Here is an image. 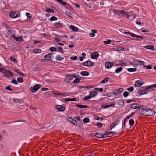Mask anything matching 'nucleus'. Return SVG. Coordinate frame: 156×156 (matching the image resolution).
Returning a JSON list of instances; mask_svg holds the SVG:
<instances>
[{
    "instance_id": "59",
    "label": "nucleus",
    "mask_w": 156,
    "mask_h": 156,
    "mask_svg": "<svg viewBox=\"0 0 156 156\" xmlns=\"http://www.w3.org/2000/svg\"><path fill=\"white\" fill-rule=\"evenodd\" d=\"M12 83L15 84H18L17 81L16 80H14V79L12 80Z\"/></svg>"
},
{
    "instance_id": "15",
    "label": "nucleus",
    "mask_w": 156,
    "mask_h": 156,
    "mask_svg": "<svg viewBox=\"0 0 156 156\" xmlns=\"http://www.w3.org/2000/svg\"><path fill=\"white\" fill-rule=\"evenodd\" d=\"M98 94V92L95 91H92L90 92V94L92 97L95 96Z\"/></svg>"
},
{
    "instance_id": "40",
    "label": "nucleus",
    "mask_w": 156,
    "mask_h": 156,
    "mask_svg": "<svg viewBox=\"0 0 156 156\" xmlns=\"http://www.w3.org/2000/svg\"><path fill=\"white\" fill-rule=\"evenodd\" d=\"M56 59L57 60L61 61L63 59V58L60 57V56H57L56 57Z\"/></svg>"
},
{
    "instance_id": "63",
    "label": "nucleus",
    "mask_w": 156,
    "mask_h": 156,
    "mask_svg": "<svg viewBox=\"0 0 156 156\" xmlns=\"http://www.w3.org/2000/svg\"><path fill=\"white\" fill-rule=\"evenodd\" d=\"M144 62L143 61H139V65H144Z\"/></svg>"
},
{
    "instance_id": "29",
    "label": "nucleus",
    "mask_w": 156,
    "mask_h": 156,
    "mask_svg": "<svg viewBox=\"0 0 156 156\" xmlns=\"http://www.w3.org/2000/svg\"><path fill=\"white\" fill-rule=\"evenodd\" d=\"M92 96L90 95V94L88 96H85L84 98V100H86L91 98Z\"/></svg>"
},
{
    "instance_id": "3",
    "label": "nucleus",
    "mask_w": 156,
    "mask_h": 156,
    "mask_svg": "<svg viewBox=\"0 0 156 156\" xmlns=\"http://www.w3.org/2000/svg\"><path fill=\"white\" fill-rule=\"evenodd\" d=\"M4 73H5V76L8 78L12 77L13 76L12 74L9 70H6L5 69V71Z\"/></svg>"
},
{
    "instance_id": "41",
    "label": "nucleus",
    "mask_w": 156,
    "mask_h": 156,
    "mask_svg": "<svg viewBox=\"0 0 156 156\" xmlns=\"http://www.w3.org/2000/svg\"><path fill=\"white\" fill-rule=\"evenodd\" d=\"M129 122L131 126H133L134 124V121L133 120L131 119L130 120Z\"/></svg>"
},
{
    "instance_id": "14",
    "label": "nucleus",
    "mask_w": 156,
    "mask_h": 156,
    "mask_svg": "<svg viewBox=\"0 0 156 156\" xmlns=\"http://www.w3.org/2000/svg\"><path fill=\"white\" fill-rule=\"evenodd\" d=\"M9 15L12 18H16L18 16V15L14 12H10L9 13Z\"/></svg>"
},
{
    "instance_id": "56",
    "label": "nucleus",
    "mask_w": 156,
    "mask_h": 156,
    "mask_svg": "<svg viewBox=\"0 0 156 156\" xmlns=\"http://www.w3.org/2000/svg\"><path fill=\"white\" fill-rule=\"evenodd\" d=\"M5 71V69L3 68H0V72H2L3 73Z\"/></svg>"
},
{
    "instance_id": "8",
    "label": "nucleus",
    "mask_w": 156,
    "mask_h": 156,
    "mask_svg": "<svg viewBox=\"0 0 156 156\" xmlns=\"http://www.w3.org/2000/svg\"><path fill=\"white\" fill-rule=\"evenodd\" d=\"M114 65V64L110 62H107L105 63V66L107 69L111 68Z\"/></svg>"
},
{
    "instance_id": "12",
    "label": "nucleus",
    "mask_w": 156,
    "mask_h": 156,
    "mask_svg": "<svg viewBox=\"0 0 156 156\" xmlns=\"http://www.w3.org/2000/svg\"><path fill=\"white\" fill-rule=\"evenodd\" d=\"M56 108L60 111H63L65 110V107L61 105H57L56 106Z\"/></svg>"
},
{
    "instance_id": "21",
    "label": "nucleus",
    "mask_w": 156,
    "mask_h": 156,
    "mask_svg": "<svg viewBox=\"0 0 156 156\" xmlns=\"http://www.w3.org/2000/svg\"><path fill=\"white\" fill-rule=\"evenodd\" d=\"M115 104L112 103L111 105H106L104 106H103V108H108L109 107H115Z\"/></svg>"
},
{
    "instance_id": "26",
    "label": "nucleus",
    "mask_w": 156,
    "mask_h": 156,
    "mask_svg": "<svg viewBox=\"0 0 156 156\" xmlns=\"http://www.w3.org/2000/svg\"><path fill=\"white\" fill-rule=\"evenodd\" d=\"M153 45H147L145 46V48L147 49H151L154 48Z\"/></svg>"
},
{
    "instance_id": "52",
    "label": "nucleus",
    "mask_w": 156,
    "mask_h": 156,
    "mask_svg": "<svg viewBox=\"0 0 156 156\" xmlns=\"http://www.w3.org/2000/svg\"><path fill=\"white\" fill-rule=\"evenodd\" d=\"M11 34V32L10 30H9L7 32V34H6V36L7 37H8L9 36H10V34Z\"/></svg>"
},
{
    "instance_id": "5",
    "label": "nucleus",
    "mask_w": 156,
    "mask_h": 156,
    "mask_svg": "<svg viewBox=\"0 0 156 156\" xmlns=\"http://www.w3.org/2000/svg\"><path fill=\"white\" fill-rule=\"evenodd\" d=\"M51 94H53L54 97L57 96V95L66 96L67 94L64 93H57L54 91L51 92Z\"/></svg>"
},
{
    "instance_id": "37",
    "label": "nucleus",
    "mask_w": 156,
    "mask_h": 156,
    "mask_svg": "<svg viewBox=\"0 0 156 156\" xmlns=\"http://www.w3.org/2000/svg\"><path fill=\"white\" fill-rule=\"evenodd\" d=\"M122 69H123L122 67H119L116 69L115 70V72L117 73L120 72Z\"/></svg>"
},
{
    "instance_id": "2",
    "label": "nucleus",
    "mask_w": 156,
    "mask_h": 156,
    "mask_svg": "<svg viewBox=\"0 0 156 156\" xmlns=\"http://www.w3.org/2000/svg\"><path fill=\"white\" fill-rule=\"evenodd\" d=\"M83 65L85 66H92L94 65V63L90 61H87L84 62Z\"/></svg>"
},
{
    "instance_id": "47",
    "label": "nucleus",
    "mask_w": 156,
    "mask_h": 156,
    "mask_svg": "<svg viewBox=\"0 0 156 156\" xmlns=\"http://www.w3.org/2000/svg\"><path fill=\"white\" fill-rule=\"evenodd\" d=\"M111 42V40H108L107 41H104V42L105 44H110Z\"/></svg>"
},
{
    "instance_id": "25",
    "label": "nucleus",
    "mask_w": 156,
    "mask_h": 156,
    "mask_svg": "<svg viewBox=\"0 0 156 156\" xmlns=\"http://www.w3.org/2000/svg\"><path fill=\"white\" fill-rule=\"evenodd\" d=\"M138 94L139 95H141L143 94H146V92L144 90H139L138 92Z\"/></svg>"
},
{
    "instance_id": "33",
    "label": "nucleus",
    "mask_w": 156,
    "mask_h": 156,
    "mask_svg": "<svg viewBox=\"0 0 156 156\" xmlns=\"http://www.w3.org/2000/svg\"><path fill=\"white\" fill-rule=\"evenodd\" d=\"M41 50L40 49H35L33 50V52L35 53H40Z\"/></svg>"
},
{
    "instance_id": "4",
    "label": "nucleus",
    "mask_w": 156,
    "mask_h": 156,
    "mask_svg": "<svg viewBox=\"0 0 156 156\" xmlns=\"http://www.w3.org/2000/svg\"><path fill=\"white\" fill-rule=\"evenodd\" d=\"M148 110V108H143L140 110V112L141 114L146 116Z\"/></svg>"
},
{
    "instance_id": "46",
    "label": "nucleus",
    "mask_w": 156,
    "mask_h": 156,
    "mask_svg": "<svg viewBox=\"0 0 156 156\" xmlns=\"http://www.w3.org/2000/svg\"><path fill=\"white\" fill-rule=\"evenodd\" d=\"M80 80V79L79 78H76L73 81V83H77L79 82Z\"/></svg>"
},
{
    "instance_id": "43",
    "label": "nucleus",
    "mask_w": 156,
    "mask_h": 156,
    "mask_svg": "<svg viewBox=\"0 0 156 156\" xmlns=\"http://www.w3.org/2000/svg\"><path fill=\"white\" fill-rule=\"evenodd\" d=\"M95 90L99 91L100 92H102L103 91V89L102 88H95Z\"/></svg>"
},
{
    "instance_id": "57",
    "label": "nucleus",
    "mask_w": 156,
    "mask_h": 156,
    "mask_svg": "<svg viewBox=\"0 0 156 156\" xmlns=\"http://www.w3.org/2000/svg\"><path fill=\"white\" fill-rule=\"evenodd\" d=\"M10 60L11 61H13L14 62H15V61H16V59L14 57L12 56H11L10 57Z\"/></svg>"
},
{
    "instance_id": "64",
    "label": "nucleus",
    "mask_w": 156,
    "mask_h": 156,
    "mask_svg": "<svg viewBox=\"0 0 156 156\" xmlns=\"http://www.w3.org/2000/svg\"><path fill=\"white\" fill-rule=\"evenodd\" d=\"M48 89L47 88H43L41 89L42 91H45L48 90Z\"/></svg>"
},
{
    "instance_id": "42",
    "label": "nucleus",
    "mask_w": 156,
    "mask_h": 156,
    "mask_svg": "<svg viewBox=\"0 0 156 156\" xmlns=\"http://www.w3.org/2000/svg\"><path fill=\"white\" fill-rule=\"evenodd\" d=\"M17 80L19 83H22L23 81V79L21 77H19L17 78Z\"/></svg>"
},
{
    "instance_id": "58",
    "label": "nucleus",
    "mask_w": 156,
    "mask_h": 156,
    "mask_svg": "<svg viewBox=\"0 0 156 156\" xmlns=\"http://www.w3.org/2000/svg\"><path fill=\"white\" fill-rule=\"evenodd\" d=\"M13 101L15 103H18L19 102L20 103H21V102L18 99H14Z\"/></svg>"
},
{
    "instance_id": "34",
    "label": "nucleus",
    "mask_w": 156,
    "mask_h": 156,
    "mask_svg": "<svg viewBox=\"0 0 156 156\" xmlns=\"http://www.w3.org/2000/svg\"><path fill=\"white\" fill-rule=\"evenodd\" d=\"M57 20V18L55 16H52L50 19V20L52 21L54 20Z\"/></svg>"
},
{
    "instance_id": "60",
    "label": "nucleus",
    "mask_w": 156,
    "mask_h": 156,
    "mask_svg": "<svg viewBox=\"0 0 156 156\" xmlns=\"http://www.w3.org/2000/svg\"><path fill=\"white\" fill-rule=\"evenodd\" d=\"M117 125V122H115L114 123H113L111 125V126H113V127L114 128L115 126H116Z\"/></svg>"
},
{
    "instance_id": "23",
    "label": "nucleus",
    "mask_w": 156,
    "mask_h": 156,
    "mask_svg": "<svg viewBox=\"0 0 156 156\" xmlns=\"http://www.w3.org/2000/svg\"><path fill=\"white\" fill-rule=\"evenodd\" d=\"M81 74L83 76H88L89 75V73L86 71H83L81 73Z\"/></svg>"
},
{
    "instance_id": "28",
    "label": "nucleus",
    "mask_w": 156,
    "mask_h": 156,
    "mask_svg": "<svg viewBox=\"0 0 156 156\" xmlns=\"http://www.w3.org/2000/svg\"><path fill=\"white\" fill-rule=\"evenodd\" d=\"M45 10L48 12L53 13L54 12V11L53 9H51L49 8H46Z\"/></svg>"
},
{
    "instance_id": "39",
    "label": "nucleus",
    "mask_w": 156,
    "mask_h": 156,
    "mask_svg": "<svg viewBox=\"0 0 156 156\" xmlns=\"http://www.w3.org/2000/svg\"><path fill=\"white\" fill-rule=\"evenodd\" d=\"M118 94H120L123 91V89L122 88H119L117 90Z\"/></svg>"
},
{
    "instance_id": "32",
    "label": "nucleus",
    "mask_w": 156,
    "mask_h": 156,
    "mask_svg": "<svg viewBox=\"0 0 156 156\" xmlns=\"http://www.w3.org/2000/svg\"><path fill=\"white\" fill-rule=\"evenodd\" d=\"M124 50V48L123 47H118L117 48V51H123Z\"/></svg>"
},
{
    "instance_id": "19",
    "label": "nucleus",
    "mask_w": 156,
    "mask_h": 156,
    "mask_svg": "<svg viewBox=\"0 0 156 156\" xmlns=\"http://www.w3.org/2000/svg\"><path fill=\"white\" fill-rule=\"evenodd\" d=\"M95 136L96 137L99 138H103V135L102 133H97L95 135Z\"/></svg>"
},
{
    "instance_id": "55",
    "label": "nucleus",
    "mask_w": 156,
    "mask_h": 156,
    "mask_svg": "<svg viewBox=\"0 0 156 156\" xmlns=\"http://www.w3.org/2000/svg\"><path fill=\"white\" fill-rule=\"evenodd\" d=\"M10 86H6L5 87V89L7 90H9V91H12V89L10 88Z\"/></svg>"
},
{
    "instance_id": "9",
    "label": "nucleus",
    "mask_w": 156,
    "mask_h": 156,
    "mask_svg": "<svg viewBox=\"0 0 156 156\" xmlns=\"http://www.w3.org/2000/svg\"><path fill=\"white\" fill-rule=\"evenodd\" d=\"M144 83V81L141 80H137L136 81L134 85L135 87H139Z\"/></svg>"
},
{
    "instance_id": "6",
    "label": "nucleus",
    "mask_w": 156,
    "mask_h": 156,
    "mask_svg": "<svg viewBox=\"0 0 156 156\" xmlns=\"http://www.w3.org/2000/svg\"><path fill=\"white\" fill-rule=\"evenodd\" d=\"M39 88V85H34L33 87L31 88L30 90L32 93H34L35 91H37Z\"/></svg>"
},
{
    "instance_id": "16",
    "label": "nucleus",
    "mask_w": 156,
    "mask_h": 156,
    "mask_svg": "<svg viewBox=\"0 0 156 156\" xmlns=\"http://www.w3.org/2000/svg\"><path fill=\"white\" fill-rule=\"evenodd\" d=\"M51 53H49V54H47L45 55L44 56V59H45L49 60H51Z\"/></svg>"
},
{
    "instance_id": "20",
    "label": "nucleus",
    "mask_w": 156,
    "mask_h": 156,
    "mask_svg": "<svg viewBox=\"0 0 156 156\" xmlns=\"http://www.w3.org/2000/svg\"><path fill=\"white\" fill-rule=\"evenodd\" d=\"M124 16L125 17H127L128 19L130 17V16L128 14L127 12L124 11H123L122 12V16Z\"/></svg>"
},
{
    "instance_id": "18",
    "label": "nucleus",
    "mask_w": 156,
    "mask_h": 156,
    "mask_svg": "<svg viewBox=\"0 0 156 156\" xmlns=\"http://www.w3.org/2000/svg\"><path fill=\"white\" fill-rule=\"evenodd\" d=\"M123 10H115L114 11V12L115 14H117L119 15H122Z\"/></svg>"
},
{
    "instance_id": "53",
    "label": "nucleus",
    "mask_w": 156,
    "mask_h": 156,
    "mask_svg": "<svg viewBox=\"0 0 156 156\" xmlns=\"http://www.w3.org/2000/svg\"><path fill=\"white\" fill-rule=\"evenodd\" d=\"M65 13L68 17H71L70 14L68 11H66L65 12Z\"/></svg>"
},
{
    "instance_id": "36",
    "label": "nucleus",
    "mask_w": 156,
    "mask_h": 156,
    "mask_svg": "<svg viewBox=\"0 0 156 156\" xmlns=\"http://www.w3.org/2000/svg\"><path fill=\"white\" fill-rule=\"evenodd\" d=\"M14 38L16 40L19 42L21 41L22 39L21 37H14Z\"/></svg>"
},
{
    "instance_id": "31",
    "label": "nucleus",
    "mask_w": 156,
    "mask_h": 156,
    "mask_svg": "<svg viewBox=\"0 0 156 156\" xmlns=\"http://www.w3.org/2000/svg\"><path fill=\"white\" fill-rule=\"evenodd\" d=\"M128 70L129 72H133L136 71V69L135 68H130L128 69Z\"/></svg>"
},
{
    "instance_id": "54",
    "label": "nucleus",
    "mask_w": 156,
    "mask_h": 156,
    "mask_svg": "<svg viewBox=\"0 0 156 156\" xmlns=\"http://www.w3.org/2000/svg\"><path fill=\"white\" fill-rule=\"evenodd\" d=\"M103 135V138H106L108 136H108V134L107 133H102Z\"/></svg>"
},
{
    "instance_id": "61",
    "label": "nucleus",
    "mask_w": 156,
    "mask_h": 156,
    "mask_svg": "<svg viewBox=\"0 0 156 156\" xmlns=\"http://www.w3.org/2000/svg\"><path fill=\"white\" fill-rule=\"evenodd\" d=\"M114 133V132L112 131H110L108 132L107 134H108V136H111L112 135H110L111 134Z\"/></svg>"
},
{
    "instance_id": "24",
    "label": "nucleus",
    "mask_w": 156,
    "mask_h": 156,
    "mask_svg": "<svg viewBox=\"0 0 156 156\" xmlns=\"http://www.w3.org/2000/svg\"><path fill=\"white\" fill-rule=\"evenodd\" d=\"M76 106L79 107L80 108H89V107L87 105L84 106V105H78V104H77L76 105Z\"/></svg>"
},
{
    "instance_id": "45",
    "label": "nucleus",
    "mask_w": 156,
    "mask_h": 156,
    "mask_svg": "<svg viewBox=\"0 0 156 156\" xmlns=\"http://www.w3.org/2000/svg\"><path fill=\"white\" fill-rule=\"evenodd\" d=\"M50 51L52 52L56 51V49L54 47H51L50 48Z\"/></svg>"
},
{
    "instance_id": "50",
    "label": "nucleus",
    "mask_w": 156,
    "mask_h": 156,
    "mask_svg": "<svg viewBox=\"0 0 156 156\" xmlns=\"http://www.w3.org/2000/svg\"><path fill=\"white\" fill-rule=\"evenodd\" d=\"M133 63L135 64L136 65H139V61L138 60H134L133 61Z\"/></svg>"
},
{
    "instance_id": "30",
    "label": "nucleus",
    "mask_w": 156,
    "mask_h": 156,
    "mask_svg": "<svg viewBox=\"0 0 156 156\" xmlns=\"http://www.w3.org/2000/svg\"><path fill=\"white\" fill-rule=\"evenodd\" d=\"M72 78V76L71 75H66V80H70Z\"/></svg>"
},
{
    "instance_id": "7",
    "label": "nucleus",
    "mask_w": 156,
    "mask_h": 156,
    "mask_svg": "<svg viewBox=\"0 0 156 156\" xmlns=\"http://www.w3.org/2000/svg\"><path fill=\"white\" fill-rule=\"evenodd\" d=\"M125 33L126 34H129L132 37H137V38H141L142 39H143V36H139V35H135V34H133L132 33H130V32H125Z\"/></svg>"
},
{
    "instance_id": "10",
    "label": "nucleus",
    "mask_w": 156,
    "mask_h": 156,
    "mask_svg": "<svg viewBox=\"0 0 156 156\" xmlns=\"http://www.w3.org/2000/svg\"><path fill=\"white\" fill-rule=\"evenodd\" d=\"M153 87H156V84H153L150 86H148L144 89L146 93H147L149 91L148 90L151 89Z\"/></svg>"
},
{
    "instance_id": "17",
    "label": "nucleus",
    "mask_w": 156,
    "mask_h": 156,
    "mask_svg": "<svg viewBox=\"0 0 156 156\" xmlns=\"http://www.w3.org/2000/svg\"><path fill=\"white\" fill-rule=\"evenodd\" d=\"M54 26L57 28H61L62 27V24L58 22H56L55 23Z\"/></svg>"
},
{
    "instance_id": "51",
    "label": "nucleus",
    "mask_w": 156,
    "mask_h": 156,
    "mask_svg": "<svg viewBox=\"0 0 156 156\" xmlns=\"http://www.w3.org/2000/svg\"><path fill=\"white\" fill-rule=\"evenodd\" d=\"M77 57L76 56H74V57H71L70 58V59L71 60H77Z\"/></svg>"
},
{
    "instance_id": "22",
    "label": "nucleus",
    "mask_w": 156,
    "mask_h": 156,
    "mask_svg": "<svg viewBox=\"0 0 156 156\" xmlns=\"http://www.w3.org/2000/svg\"><path fill=\"white\" fill-rule=\"evenodd\" d=\"M109 78L108 77H106L104 79L101 81V83H105L106 82H108V81Z\"/></svg>"
},
{
    "instance_id": "27",
    "label": "nucleus",
    "mask_w": 156,
    "mask_h": 156,
    "mask_svg": "<svg viewBox=\"0 0 156 156\" xmlns=\"http://www.w3.org/2000/svg\"><path fill=\"white\" fill-rule=\"evenodd\" d=\"M76 99L75 98H71V99H68L66 98L65 99V101H76Z\"/></svg>"
},
{
    "instance_id": "38",
    "label": "nucleus",
    "mask_w": 156,
    "mask_h": 156,
    "mask_svg": "<svg viewBox=\"0 0 156 156\" xmlns=\"http://www.w3.org/2000/svg\"><path fill=\"white\" fill-rule=\"evenodd\" d=\"M71 123L75 125H77L78 124V122L76 121L73 119L72 121L71 122Z\"/></svg>"
},
{
    "instance_id": "1",
    "label": "nucleus",
    "mask_w": 156,
    "mask_h": 156,
    "mask_svg": "<svg viewBox=\"0 0 156 156\" xmlns=\"http://www.w3.org/2000/svg\"><path fill=\"white\" fill-rule=\"evenodd\" d=\"M147 113V116H154L155 115V112L154 110L148 108V110Z\"/></svg>"
},
{
    "instance_id": "62",
    "label": "nucleus",
    "mask_w": 156,
    "mask_h": 156,
    "mask_svg": "<svg viewBox=\"0 0 156 156\" xmlns=\"http://www.w3.org/2000/svg\"><path fill=\"white\" fill-rule=\"evenodd\" d=\"M144 66L146 67L147 69H151V67L150 65H148L147 66L144 65Z\"/></svg>"
},
{
    "instance_id": "49",
    "label": "nucleus",
    "mask_w": 156,
    "mask_h": 156,
    "mask_svg": "<svg viewBox=\"0 0 156 156\" xmlns=\"http://www.w3.org/2000/svg\"><path fill=\"white\" fill-rule=\"evenodd\" d=\"M97 126L99 127H101L102 126L103 124L100 122H98L97 123Z\"/></svg>"
},
{
    "instance_id": "44",
    "label": "nucleus",
    "mask_w": 156,
    "mask_h": 156,
    "mask_svg": "<svg viewBox=\"0 0 156 156\" xmlns=\"http://www.w3.org/2000/svg\"><path fill=\"white\" fill-rule=\"evenodd\" d=\"M89 119L88 118H85L83 120V122L85 123H88V122H89Z\"/></svg>"
},
{
    "instance_id": "48",
    "label": "nucleus",
    "mask_w": 156,
    "mask_h": 156,
    "mask_svg": "<svg viewBox=\"0 0 156 156\" xmlns=\"http://www.w3.org/2000/svg\"><path fill=\"white\" fill-rule=\"evenodd\" d=\"M123 96L125 97L128 96L129 95V93L127 91H125L123 94Z\"/></svg>"
},
{
    "instance_id": "13",
    "label": "nucleus",
    "mask_w": 156,
    "mask_h": 156,
    "mask_svg": "<svg viewBox=\"0 0 156 156\" xmlns=\"http://www.w3.org/2000/svg\"><path fill=\"white\" fill-rule=\"evenodd\" d=\"M69 28L72 31L77 32L78 31V28L76 27L71 25L70 26Z\"/></svg>"
},
{
    "instance_id": "11",
    "label": "nucleus",
    "mask_w": 156,
    "mask_h": 156,
    "mask_svg": "<svg viewBox=\"0 0 156 156\" xmlns=\"http://www.w3.org/2000/svg\"><path fill=\"white\" fill-rule=\"evenodd\" d=\"M131 108L133 109L140 108H141V106L139 104H133L131 106Z\"/></svg>"
},
{
    "instance_id": "35",
    "label": "nucleus",
    "mask_w": 156,
    "mask_h": 156,
    "mask_svg": "<svg viewBox=\"0 0 156 156\" xmlns=\"http://www.w3.org/2000/svg\"><path fill=\"white\" fill-rule=\"evenodd\" d=\"M127 90L129 92H132L134 90V88L133 87L131 86L129 88H127Z\"/></svg>"
}]
</instances>
